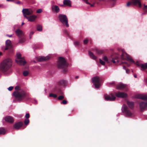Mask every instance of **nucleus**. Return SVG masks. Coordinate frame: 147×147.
<instances>
[{
    "label": "nucleus",
    "mask_w": 147,
    "mask_h": 147,
    "mask_svg": "<svg viewBox=\"0 0 147 147\" xmlns=\"http://www.w3.org/2000/svg\"><path fill=\"white\" fill-rule=\"evenodd\" d=\"M12 63V60L9 58L4 59L0 63V70L3 72H6L11 67Z\"/></svg>",
    "instance_id": "f257e3e1"
},
{
    "label": "nucleus",
    "mask_w": 147,
    "mask_h": 147,
    "mask_svg": "<svg viewBox=\"0 0 147 147\" xmlns=\"http://www.w3.org/2000/svg\"><path fill=\"white\" fill-rule=\"evenodd\" d=\"M15 89L17 91L14 92L13 94L19 100H21L24 98L26 95V94L23 91H21L20 92L18 91L20 90V87L19 86H16L15 87Z\"/></svg>",
    "instance_id": "f03ea898"
},
{
    "label": "nucleus",
    "mask_w": 147,
    "mask_h": 147,
    "mask_svg": "<svg viewBox=\"0 0 147 147\" xmlns=\"http://www.w3.org/2000/svg\"><path fill=\"white\" fill-rule=\"evenodd\" d=\"M57 65L59 68H62L67 66L65 60L62 57H60L58 59Z\"/></svg>",
    "instance_id": "7ed1b4c3"
},
{
    "label": "nucleus",
    "mask_w": 147,
    "mask_h": 147,
    "mask_svg": "<svg viewBox=\"0 0 147 147\" xmlns=\"http://www.w3.org/2000/svg\"><path fill=\"white\" fill-rule=\"evenodd\" d=\"M59 18L60 21L63 25H65L67 27H69L68 20L66 15L63 14H60L59 16Z\"/></svg>",
    "instance_id": "20e7f679"
},
{
    "label": "nucleus",
    "mask_w": 147,
    "mask_h": 147,
    "mask_svg": "<svg viewBox=\"0 0 147 147\" xmlns=\"http://www.w3.org/2000/svg\"><path fill=\"white\" fill-rule=\"evenodd\" d=\"M17 58L16 60V62L18 65H24L26 62L23 58H21V54L20 53H18L17 54Z\"/></svg>",
    "instance_id": "39448f33"
},
{
    "label": "nucleus",
    "mask_w": 147,
    "mask_h": 147,
    "mask_svg": "<svg viewBox=\"0 0 147 147\" xmlns=\"http://www.w3.org/2000/svg\"><path fill=\"white\" fill-rule=\"evenodd\" d=\"M122 111L124 113L125 115L127 117L131 116L133 114L128 109L127 106L123 105L121 108Z\"/></svg>",
    "instance_id": "423d86ee"
},
{
    "label": "nucleus",
    "mask_w": 147,
    "mask_h": 147,
    "mask_svg": "<svg viewBox=\"0 0 147 147\" xmlns=\"http://www.w3.org/2000/svg\"><path fill=\"white\" fill-rule=\"evenodd\" d=\"M92 80L95 87L97 88H98L100 85L99 77L98 76L94 77L92 78Z\"/></svg>",
    "instance_id": "0eeeda50"
},
{
    "label": "nucleus",
    "mask_w": 147,
    "mask_h": 147,
    "mask_svg": "<svg viewBox=\"0 0 147 147\" xmlns=\"http://www.w3.org/2000/svg\"><path fill=\"white\" fill-rule=\"evenodd\" d=\"M22 11L25 17L27 15H31L33 13V10L31 9H24L22 10Z\"/></svg>",
    "instance_id": "6e6552de"
},
{
    "label": "nucleus",
    "mask_w": 147,
    "mask_h": 147,
    "mask_svg": "<svg viewBox=\"0 0 147 147\" xmlns=\"http://www.w3.org/2000/svg\"><path fill=\"white\" fill-rule=\"evenodd\" d=\"M116 96L119 98H125L127 97V94L124 92H118L115 94Z\"/></svg>",
    "instance_id": "1a4fd4ad"
},
{
    "label": "nucleus",
    "mask_w": 147,
    "mask_h": 147,
    "mask_svg": "<svg viewBox=\"0 0 147 147\" xmlns=\"http://www.w3.org/2000/svg\"><path fill=\"white\" fill-rule=\"evenodd\" d=\"M135 97L137 98L147 100V94H138L135 95Z\"/></svg>",
    "instance_id": "9d476101"
},
{
    "label": "nucleus",
    "mask_w": 147,
    "mask_h": 147,
    "mask_svg": "<svg viewBox=\"0 0 147 147\" xmlns=\"http://www.w3.org/2000/svg\"><path fill=\"white\" fill-rule=\"evenodd\" d=\"M103 59L108 63L112 62L113 63H116L118 62V60L117 58L115 59L112 58L111 60H110V61H109L107 58L105 56L103 57Z\"/></svg>",
    "instance_id": "9b49d317"
},
{
    "label": "nucleus",
    "mask_w": 147,
    "mask_h": 147,
    "mask_svg": "<svg viewBox=\"0 0 147 147\" xmlns=\"http://www.w3.org/2000/svg\"><path fill=\"white\" fill-rule=\"evenodd\" d=\"M139 107L142 111L147 109V102H140Z\"/></svg>",
    "instance_id": "f8f14e48"
},
{
    "label": "nucleus",
    "mask_w": 147,
    "mask_h": 147,
    "mask_svg": "<svg viewBox=\"0 0 147 147\" xmlns=\"http://www.w3.org/2000/svg\"><path fill=\"white\" fill-rule=\"evenodd\" d=\"M50 58V57L47 56L46 57L40 56L36 57L37 60L40 61H42L47 60Z\"/></svg>",
    "instance_id": "ddd939ff"
},
{
    "label": "nucleus",
    "mask_w": 147,
    "mask_h": 147,
    "mask_svg": "<svg viewBox=\"0 0 147 147\" xmlns=\"http://www.w3.org/2000/svg\"><path fill=\"white\" fill-rule=\"evenodd\" d=\"M115 99V97L112 94L105 96V99L107 100L113 101Z\"/></svg>",
    "instance_id": "4468645a"
},
{
    "label": "nucleus",
    "mask_w": 147,
    "mask_h": 147,
    "mask_svg": "<svg viewBox=\"0 0 147 147\" xmlns=\"http://www.w3.org/2000/svg\"><path fill=\"white\" fill-rule=\"evenodd\" d=\"M137 66H139L141 68V70L142 71L147 69V63L144 64H139L138 63H136Z\"/></svg>",
    "instance_id": "2eb2a0df"
},
{
    "label": "nucleus",
    "mask_w": 147,
    "mask_h": 147,
    "mask_svg": "<svg viewBox=\"0 0 147 147\" xmlns=\"http://www.w3.org/2000/svg\"><path fill=\"white\" fill-rule=\"evenodd\" d=\"M51 9L52 10L56 13H58L59 11V8L57 5H52L51 6Z\"/></svg>",
    "instance_id": "dca6fc26"
},
{
    "label": "nucleus",
    "mask_w": 147,
    "mask_h": 147,
    "mask_svg": "<svg viewBox=\"0 0 147 147\" xmlns=\"http://www.w3.org/2000/svg\"><path fill=\"white\" fill-rule=\"evenodd\" d=\"M4 119L6 121L11 123H12L14 121L13 118L10 116H7L5 117Z\"/></svg>",
    "instance_id": "f3484780"
},
{
    "label": "nucleus",
    "mask_w": 147,
    "mask_h": 147,
    "mask_svg": "<svg viewBox=\"0 0 147 147\" xmlns=\"http://www.w3.org/2000/svg\"><path fill=\"white\" fill-rule=\"evenodd\" d=\"M36 17V16L34 15H33L29 17L25 16V18H26L28 21L31 22L34 21Z\"/></svg>",
    "instance_id": "a211bd4d"
},
{
    "label": "nucleus",
    "mask_w": 147,
    "mask_h": 147,
    "mask_svg": "<svg viewBox=\"0 0 147 147\" xmlns=\"http://www.w3.org/2000/svg\"><path fill=\"white\" fill-rule=\"evenodd\" d=\"M16 35L19 37H20L24 35V33L22 30L18 29L16 30L15 31Z\"/></svg>",
    "instance_id": "6ab92c4d"
},
{
    "label": "nucleus",
    "mask_w": 147,
    "mask_h": 147,
    "mask_svg": "<svg viewBox=\"0 0 147 147\" xmlns=\"http://www.w3.org/2000/svg\"><path fill=\"white\" fill-rule=\"evenodd\" d=\"M23 123L22 122H19L15 123L14 125V127L16 129H18L22 125Z\"/></svg>",
    "instance_id": "aec40b11"
},
{
    "label": "nucleus",
    "mask_w": 147,
    "mask_h": 147,
    "mask_svg": "<svg viewBox=\"0 0 147 147\" xmlns=\"http://www.w3.org/2000/svg\"><path fill=\"white\" fill-rule=\"evenodd\" d=\"M126 85L125 84H123L122 83H120L117 86V88L118 89H122L125 88Z\"/></svg>",
    "instance_id": "412c9836"
},
{
    "label": "nucleus",
    "mask_w": 147,
    "mask_h": 147,
    "mask_svg": "<svg viewBox=\"0 0 147 147\" xmlns=\"http://www.w3.org/2000/svg\"><path fill=\"white\" fill-rule=\"evenodd\" d=\"M11 42L10 40H7L6 42V47L5 48V50H6L8 49L9 47H11Z\"/></svg>",
    "instance_id": "4be33fe9"
},
{
    "label": "nucleus",
    "mask_w": 147,
    "mask_h": 147,
    "mask_svg": "<svg viewBox=\"0 0 147 147\" xmlns=\"http://www.w3.org/2000/svg\"><path fill=\"white\" fill-rule=\"evenodd\" d=\"M86 4L89 5H90V7H94L95 4V3H92L91 1L88 0H82Z\"/></svg>",
    "instance_id": "5701e85b"
},
{
    "label": "nucleus",
    "mask_w": 147,
    "mask_h": 147,
    "mask_svg": "<svg viewBox=\"0 0 147 147\" xmlns=\"http://www.w3.org/2000/svg\"><path fill=\"white\" fill-rule=\"evenodd\" d=\"M63 3L64 5L70 7L71 6V2L70 0H64Z\"/></svg>",
    "instance_id": "b1692460"
},
{
    "label": "nucleus",
    "mask_w": 147,
    "mask_h": 147,
    "mask_svg": "<svg viewBox=\"0 0 147 147\" xmlns=\"http://www.w3.org/2000/svg\"><path fill=\"white\" fill-rule=\"evenodd\" d=\"M88 54L90 57L92 59H96V57L92 52L89 51L88 52Z\"/></svg>",
    "instance_id": "393cba45"
},
{
    "label": "nucleus",
    "mask_w": 147,
    "mask_h": 147,
    "mask_svg": "<svg viewBox=\"0 0 147 147\" xmlns=\"http://www.w3.org/2000/svg\"><path fill=\"white\" fill-rule=\"evenodd\" d=\"M127 103L128 105L130 108L132 109L133 108L134 103L133 102L128 101L127 102Z\"/></svg>",
    "instance_id": "a878e982"
},
{
    "label": "nucleus",
    "mask_w": 147,
    "mask_h": 147,
    "mask_svg": "<svg viewBox=\"0 0 147 147\" xmlns=\"http://www.w3.org/2000/svg\"><path fill=\"white\" fill-rule=\"evenodd\" d=\"M133 3L135 4H138L139 7H141V4L139 0H134L133 1Z\"/></svg>",
    "instance_id": "bb28decb"
},
{
    "label": "nucleus",
    "mask_w": 147,
    "mask_h": 147,
    "mask_svg": "<svg viewBox=\"0 0 147 147\" xmlns=\"http://www.w3.org/2000/svg\"><path fill=\"white\" fill-rule=\"evenodd\" d=\"M5 133V131L3 128H0V135L4 134Z\"/></svg>",
    "instance_id": "cd10ccee"
},
{
    "label": "nucleus",
    "mask_w": 147,
    "mask_h": 147,
    "mask_svg": "<svg viewBox=\"0 0 147 147\" xmlns=\"http://www.w3.org/2000/svg\"><path fill=\"white\" fill-rule=\"evenodd\" d=\"M126 57L128 60L129 61L132 62H134L133 59L131 58V57L130 56L127 55Z\"/></svg>",
    "instance_id": "c85d7f7f"
},
{
    "label": "nucleus",
    "mask_w": 147,
    "mask_h": 147,
    "mask_svg": "<svg viewBox=\"0 0 147 147\" xmlns=\"http://www.w3.org/2000/svg\"><path fill=\"white\" fill-rule=\"evenodd\" d=\"M95 51L98 54H100L103 53V51L101 50H99L97 49H95Z\"/></svg>",
    "instance_id": "c756f323"
},
{
    "label": "nucleus",
    "mask_w": 147,
    "mask_h": 147,
    "mask_svg": "<svg viewBox=\"0 0 147 147\" xmlns=\"http://www.w3.org/2000/svg\"><path fill=\"white\" fill-rule=\"evenodd\" d=\"M28 71H25L23 72V74L24 76H28Z\"/></svg>",
    "instance_id": "7c9ffc66"
},
{
    "label": "nucleus",
    "mask_w": 147,
    "mask_h": 147,
    "mask_svg": "<svg viewBox=\"0 0 147 147\" xmlns=\"http://www.w3.org/2000/svg\"><path fill=\"white\" fill-rule=\"evenodd\" d=\"M29 122V120L28 119H26L25 120L24 123L25 124L27 125Z\"/></svg>",
    "instance_id": "2f4dec72"
},
{
    "label": "nucleus",
    "mask_w": 147,
    "mask_h": 147,
    "mask_svg": "<svg viewBox=\"0 0 147 147\" xmlns=\"http://www.w3.org/2000/svg\"><path fill=\"white\" fill-rule=\"evenodd\" d=\"M37 30L38 31H41L42 30V27L40 25H38L37 27Z\"/></svg>",
    "instance_id": "473e14b6"
},
{
    "label": "nucleus",
    "mask_w": 147,
    "mask_h": 147,
    "mask_svg": "<svg viewBox=\"0 0 147 147\" xmlns=\"http://www.w3.org/2000/svg\"><path fill=\"white\" fill-rule=\"evenodd\" d=\"M49 96L51 97H52L54 98H56L57 97V96L56 94H51L49 95Z\"/></svg>",
    "instance_id": "72a5a7b5"
},
{
    "label": "nucleus",
    "mask_w": 147,
    "mask_h": 147,
    "mask_svg": "<svg viewBox=\"0 0 147 147\" xmlns=\"http://www.w3.org/2000/svg\"><path fill=\"white\" fill-rule=\"evenodd\" d=\"M99 61L100 63L102 65H104L105 64V62L102 61V60L100 59H99Z\"/></svg>",
    "instance_id": "f704fd0d"
},
{
    "label": "nucleus",
    "mask_w": 147,
    "mask_h": 147,
    "mask_svg": "<svg viewBox=\"0 0 147 147\" xmlns=\"http://www.w3.org/2000/svg\"><path fill=\"white\" fill-rule=\"evenodd\" d=\"M25 40V39L24 38H21L19 42L20 43H22L24 42Z\"/></svg>",
    "instance_id": "c9c22d12"
},
{
    "label": "nucleus",
    "mask_w": 147,
    "mask_h": 147,
    "mask_svg": "<svg viewBox=\"0 0 147 147\" xmlns=\"http://www.w3.org/2000/svg\"><path fill=\"white\" fill-rule=\"evenodd\" d=\"M64 98V97L63 96H59L58 97V99L59 100H61Z\"/></svg>",
    "instance_id": "e433bc0d"
},
{
    "label": "nucleus",
    "mask_w": 147,
    "mask_h": 147,
    "mask_svg": "<svg viewBox=\"0 0 147 147\" xmlns=\"http://www.w3.org/2000/svg\"><path fill=\"white\" fill-rule=\"evenodd\" d=\"M60 83L61 84L65 85V82L64 80H61L60 82Z\"/></svg>",
    "instance_id": "4c0bfd02"
},
{
    "label": "nucleus",
    "mask_w": 147,
    "mask_h": 147,
    "mask_svg": "<svg viewBox=\"0 0 147 147\" xmlns=\"http://www.w3.org/2000/svg\"><path fill=\"white\" fill-rule=\"evenodd\" d=\"M42 11V10L41 9H38L36 12L37 13H40Z\"/></svg>",
    "instance_id": "58836bf2"
},
{
    "label": "nucleus",
    "mask_w": 147,
    "mask_h": 147,
    "mask_svg": "<svg viewBox=\"0 0 147 147\" xmlns=\"http://www.w3.org/2000/svg\"><path fill=\"white\" fill-rule=\"evenodd\" d=\"M63 103V104L65 105L67 103V101L66 100H64L61 103V104Z\"/></svg>",
    "instance_id": "ea45409f"
},
{
    "label": "nucleus",
    "mask_w": 147,
    "mask_h": 147,
    "mask_svg": "<svg viewBox=\"0 0 147 147\" xmlns=\"http://www.w3.org/2000/svg\"><path fill=\"white\" fill-rule=\"evenodd\" d=\"M13 88V86H10L9 88H8V89L9 91H11V90H12Z\"/></svg>",
    "instance_id": "a19ab883"
},
{
    "label": "nucleus",
    "mask_w": 147,
    "mask_h": 147,
    "mask_svg": "<svg viewBox=\"0 0 147 147\" xmlns=\"http://www.w3.org/2000/svg\"><path fill=\"white\" fill-rule=\"evenodd\" d=\"M79 44V43L77 41H76L74 42V44L75 46H77Z\"/></svg>",
    "instance_id": "79ce46f5"
},
{
    "label": "nucleus",
    "mask_w": 147,
    "mask_h": 147,
    "mask_svg": "<svg viewBox=\"0 0 147 147\" xmlns=\"http://www.w3.org/2000/svg\"><path fill=\"white\" fill-rule=\"evenodd\" d=\"M30 117V115H29V113H27L26 114V115H25V117L28 119V118Z\"/></svg>",
    "instance_id": "37998d69"
},
{
    "label": "nucleus",
    "mask_w": 147,
    "mask_h": 147,
    "mask_svg": "<svg viewBox=\"0 0 147 147\" xmlns=\"http://www.w3.org/2000/svg\"><path fill=\"white\" fill-rule=\"evenodd\" d=\"M88 42V40L87 39H85L84 41V44H86Z\"/></svg>",
    "instance_id": "c03bdc74"
},
{
    "label": "nucleus",
    "mask_w": 147,
    "mask_h": 147,
    "mask_svg": "<svg viewBox=\"0 0 147 147\" xmlns=\"http://www.w3.org/2000/svg\"><path fill=\"white\" fill-rule=\"evenodd\" d=\"M131 4V3L130 2H128L127 4V6H129Z\"/></svg>",
    "instance_id": "a18cd8bd"
},
{
    "label": "nucleus",
    "mask_w": 147,
    "mask_h": 147,
    "mask_svg": "<svg viewBox=\"0 0 147 147\" xmlns=\"http://www.w3.org/2000/svg\"><path fill=\"white\" fill-rule=\"evenodd\" d=\"M144 9L145 10H146V8L147 7V5H144Z\"/></svg>",
    "instance_id": "49530a36"
},
{
    "label": "nucleus",
    "mask_w": 147,
    "mask_h": 147,
    "mask_svg": "<svg viewBox=\"0 0 147 147\" xmlns=\"http://www.w3.org/2000/svg\"><path fill=\"white\" fill-rule=\"evenodd\" d=\"M16 3L17 4H20L21 3V2L20 1H18L16 2Z\"/></svg>",
    "instance_id": "de8ad7c7"
},
{
    "label": "nucleus",
    "mask_w": 147,
    "mask_h": 147,
    "mask_svg": "<svg viewBox=\"0 0 147 147\" xmlns=\"http://www.w3.org/2000/svg\"><path fill=\"white\" fill-rule=\"evenodd\" d=\"M13 0H6L7 1H13Z\"/></svg>",
    "instance_id": "09e8293b"
},
{
    "label": "nucleus",
    "mask_w": 147,
    "mask_h": 147,
    "mask_svg": "<svg viewBox=\"0 0 147 147\" xmlns=\"http://www.w3.org/2000/svg\"><path fill=\"white\" fill-rule=\"evenodd\" d=\"M7 36L9 37H11L12 36V35H7Z\"/></svg>",
    "instance_id": "8fccbe9b"
},
{
    "label": "nucleus",
    "mask_w": 147,
    "mask_h": 147,
    "mask_svg": "<svg viewBox=\"0 0 147 147\" xmlns=\"http://www.w3.org/2000/svg\"><path fill=\"white\" fill-rule=\"evenodd\" d=\"M125 54L127 55V54L126 53H123L122 56H123V55L124 56Z\"/></svg>",
    "instance_id": "3c124183"
},
{
    "label": "nucleus",
    "mask_w": 147,
    "mask_h": 147,
    "mask_svg": "<svg viewBox=\"0 0 147 147\" xmlns=\"http://www.w3.org/2000/svg\"><path fill=\"white\" fill-rule=\"evenodd\" d=\"M33 33H34V32H31L30 33V34H32V35L33 34Z\"/></svg>",
    "instance_id": "603ef678"
},
{
    "label": "nucleus",
    "mask_w": 147,
    "mask_h": 147,
    "mask_svg": "<svg viewBox=\"0 0 147 147\" xmlns=\"http://www.w3.org/2000/svg\"><path fill=\"white\" fill-rule=\"evenodd\" d=\"M126 73H128V72H129V70H127V69L126 70Z\"/></svg>",
    "instance_id": "864d4df0"
},
{
    "label": "nucleus",
    "mask_w": 147,
    "mask_h": 147,
    "mask_svg": "<svg viewBox=\"0 0 147 147\" xmlns=\"http://www.w3.org/2000/svg\"><path fill=\"white\" fill-rule=\"evenodd\" d=\"M134 77L135 78H137V76L136 75H134Z\"/></svg>",
    "instance_id": "5fc2aeb1"
},
{
    "label": "nucleus",
    "mask_w": 147,
    "mask_h": 147,
    "mask_svg": "<svg viewBox=\"0 0 147 147\" xmlns=\"http://www.w3.org/2000/svg\"><path fill=\"white\" fill-rule=\"evenodd\" d=\"M24 24V22H22V25H23Z\"/></svg>",
    "instance_id": "6e6d98bb"
},
{
    "label": "nucleus",
    "mask_w": 147,
    "mask_h": 147,
    "mask_svg": "<svg viewBox=\"0 0 147 147\" xmlns=\"http://www.w3.org/2000/svg\"><path fill=\"white\" fill-rule=\"evenodd\" d=\"M2 55V53L1 52H0V56H1Z\"/></svg>",
    "instance_id": "4d7b16f0"
},
{
    "label": "nucleus",
    "mask_w": 147,
    "mask_h": 147,
    "mask_svg": "<svg viewBox=\"0 0 147 147\" xmlns=\"http://www.w3.org/2000/svg\"><path fill=\"white\" fill-rule=\"evenodd\" d=\"M121 58H123V56H122V57H121Z\"/></svg>",
    "instance_id": "13d9d810"
},
{
    "label": "nucleus",
    "mask_w": 147,
    "mask_h": 147,
    "mask_svg": "<svg viewBox=\"0 0 147 147\" xmlns=\"http://www.w3.org/2000/svg\"><path fill=\"white\" fill-rule=\"evenodd\" d=\"M1 6V5H0V7Z\"/></svg>",
    "instance_id": "bf43d9fd"
}]
</instances>
